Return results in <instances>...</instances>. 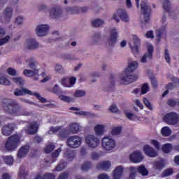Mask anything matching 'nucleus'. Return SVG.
<instances>
[{
    "label": "nucleus",
    "instance_id": "obj_1",
    "mask_svg": "<svg viewBox=\"0 0 179 179\" xmlns=\"http://www.w3.org/2000/svg\"><path fill=\"white\" fill-rule=\"evenodd\" d=\"M5 110L11 115H15L19 117L20 115L29 116L31 115V112L27 111V110L23 108L22 106L17 103H10L5 107Z\"/></svg>",
    "mask_w": 179,
    "mask_h": 179
},
{
    "label": "nucleus",
    "instance_id": "obj_2",
    "mask_svg": "<svg viewBox=\"0 0 179 179\" xmlns=\"http://www.w3.org/2000/svg\"><path fill=\"white\" fill-rule=\"evenodd\" d=\"M23 136L20 134H14L10 136L5 144L6 150H16Z\"/></svg>",
    "mask_w": 179,
    "mask_h": 179
},
{
    "label": "nucleus",
    "instance_id": "obj_3",
    "mask_svg": "<svg viewBox=\"0 0 179 179\" xmlns=\"http://www.w3.org/2000/svg\"><path fill=\"white\" fill-rule=\"evenodd\" d=\"M80 131H82V127L78 123L73 122L68 126V128L63 129L60 131L59 136L61 139H64L68 135H71V134H78L80 132Z\"/></svg>",
    "mask_w": 179,
    "mask_h": 179
},
{
    "label": "nucleus",
    "instance_id": "obj_4",
    "mask_svg": "<svg viewBox=\"0 0 179 179\" xmlns=\"http://www.w3.org/2000/svg\"><path fill=\"white\" fill-rule=\"evenodd\" d=\"M15 96H26V94H29V96H35L36 99H38L41 103H47V99H44L43 97H41L40 94L37 92H32L29 90H27L26 88H22V89H16L14 92Z\"/></svg>",
    "mask_w": 179,
    "mask_h": 179
},
{
    "label": "nucleus",
    "instance_id": "obj_5",
    "mask_svg": "<svg viewBox=\"0 0 179 179\" xmlns=\"http://www.w3.org/2000/svg\"><path fill=\"white\" fill-rule=\"evenodd\" d=\"M102 148L107 152L113 150L115 146H117V143L115 140L111 136H104L101 140Z\"/></svg>",
    "mask_w": 179,
    "mask_h": 179
},
{
    "label": "nucleus",
    "instance_id": "obj_6",
    "mask_svg": "<svg viewBox=\"0 0 179 179\" xmlns=\"http://www.w3.org/2000/svg\"><path fill=\"white\" fill-rule=\"evenodd\" d=\"M85 143L91 149H96L100 145V139L94 134H89L85 137Z\"/></svg>",
    "mask_w": 179,
    "mask_h": 179
},
{
    "label": "nucleus",
    "instance_id": "obj_7",
    "mask_svg": "<svg viewBox=\"0 0 179 179\" xmlns=\"http://www.w3.org/2000/svg\"><path fill=\"white\" fill-rule=\"evenodd\" d=\"M129 45L133 54L134 55H138L141 48V39H139L138 36L132 35V41L129 43Z\"/></svg>",
    "mask_w": 179,
    "mask_h": 179
},
{
    "label": "nucleus",
    "instance_id": "obj_8",
    "mask_svg": "<svg viewBox=\"0 0 179 179\" xmlns=\"http://www.w3.org/2000/svg\"><path fill=\"white\" fill-rule=\"evenodd\" d=\"M147 52H145L141 59V62L143 64H146L149 59H152L153 58V51L155 50L153 45L152 43H147Z\"/></svg>",
    "mask_w": 179,
    "mask_h": 179
},
{
    "label": "nucleus",
    "instance_id": "obj_9",
    "mask_svg": "<svg viewBox=\"0 0 179 179\" xmlns=\"http://www.w3.org/2000/svg\"><path fill=\"white\" fill-rule=\"evenodd\" d=\"M164 121L169 125H179L178 115L176 113H170L165 115Z\"/></svg>",
    "mask_w": 179,
    "mask_h": 179
},
{
    "label": "nucleus",
    "instance_id": "obj_10",
    "mask_svg": "<svg viewBox=\"0 0 179 179\" xmlns=\"http://www.w3.org/2000/svg\"><path fill=\"white\" fill-rule=\"evenodd\" d=\"M67 145L73 149H76L82 145V138L78 136H72L67 139Z\"/></svg>",
    "mask_w": 179,
    "mask_h": 179
},
{
    "label": "nucleus",
    "instance_id": "obj_11",
    "mask_svg": "<svg viewBox=\"0 0 179 179\" xmlns=\"http://www.w3.org/2000/svg\"><path fill=\"white\" fill-rule=\"evenodd\" d=\"M119 37L118 29L113 27L110 31V36L107 40L108 45L113 46L117 43V40Z\"/></svg>",
    "mask_w": 179,
    "mask_h": 179
},
{
    "label": "nucleus",
    "instance_id": "obj_12",
    "mask_svg": "<svg viewBox=\"0 0 179 179\" xmlns=\"http://www.w3.org/2000/svg\"><path fill=\"white\" fill-rule=\"evenodd\" d=\"M50 27L48 24H38L35 29V33L38 37H44L48 34Z\"/></svg>",
    "mask_w": 179,
    "mask_h": 179
},
{
    "label": "nucleus",
    "instance_id": "obj_13",
    "mask_svg": "<svg viewBox=\"0 0 179 179\" xmlns=\"http://www.w3.org/2000/svg\"><path fill=\"white\" fill-rule=\"evenodd\" d=\"M138 78H139L137 75H128V73H125L120 77V82L123 85H129V83H134Z\"/></svg>",
    "mask_w": 179,
    "mask_h": 179
},
{
    "label": "nucleus",
    "instance_id": "obj_14",
    "mask_svg": "<svg viewBox=\"0 0 179 179\" xmlns=\"http://www.w3.org/2000/svg\"><path fill=\"white\" fill-rule=\"evenodd\" d=\"M65 10H62L59 7H53L50 10V17L53 19H58V17H63L66 15V13H64Z\"/></svg>",
    "mask_w": 179,
    "mask_h": 179
},
{
    "label": "nucleus",
    "instance_id": "obj_15",
    "mask_svg": "<svg viewBox=\"0 0 179 179\" xmlns=\"http://www.w3.org/2000/svg\"><path fill=\"white\" fill-rule=\"evenodd\" d=\"M129 159L132 163H141L143 162V155L140 151H134L129 155Z\"/></svg>",
    "mask_w": 179,
    "mask_h": 179
},
{
    "label": "nucleus",
    "instance_id": "obj_16",
    "mask_svg": "<svg viewBox=\"0 0 179 179\" xmlns=\"http://www.w3.org/2000/svg\"><path fill=\"white\" fill-rule=\"evenodd\" d=\"M106 128L107 125L104 124H98L94 127V131L97 136H103L107 131L106 129Z\"/></svg>",
    "mask_w": 179,
    "mask_h": 179
},
{
    "label": "nucleus",
    "instance_id": "obj_17",
    "mask_svg": "<svg viewBox=\"0 0 179 179\" xmlns=\"http://www.w3.org/2000/svg\"><path fill=\"white\" fill-rule=\"evenodd\" d=\"M15 124L10 123L8 124H6L2 127L1 132L4 136H9V135H12V132L15 131Z\"/></svg>",
    "mask_w": 179,
    "mask_h": 179
},
{
    "label": "nucleus",
    "instance_id": "obj_18",
    "mask_svg": "<svg viewBox=\"0 0 179 179\" xmlns=\"http://www.w3.org/2000/svg\"><path fill=\"white\" fill-rule=\"evenodd\" d=\"M27 65L31 69L32 71H36L38 73L40 72V64L37 62V61L34 60V59H29L26 60Z\"/></svg>",
    "mask_w": 179,
    "mask_h": 179
},
{
    "label": "nucleus",
    "instance_id": "obj_19",
    "mask_svg": "<svg viewBox=\"0 0 179 179\" xmlns=\"http://www.w3.org/2000/svg\"><path fill=\"white\" fill-rule=\"evenodd\" d=\"M141 9L144 16L145 20L148 22V20H149V16H150V8L148 6L145 1H142L141 3Z\"/></svg>",
    "mask_w": 179,
    "mask_h": 179
},
{
    "label": "nucleus",
    "instance_id": "obj_20",
    "mask_svg": "<svg viewBox=\"0 0 179 179\" xmlns=\"http://www.w3.org/2000/svg\"><path fill=\"white\" fill-rule=\"evenodd\" d=\"M130 170L131 171V174H133L132 173H136V171L141 174V176H148V174H149V171L143 165H141L137 168L135 166H131Z\"/></svg>",
    "mask_w": 179,
    "mask_h": 179
},
{
    "label": "nucleus",
    "instance_id": "obj_21",
    "mask_svg": "<svg viewBox=\"0 0 179 179\" xmlns=\"http://www.w3.org/2000/svg\"><path fill=\"white\" fill-rule=\"evenodd\" d=\"M143 152L148 157H157V152L149 145H146L143 147Z\"/></svg>",
    "mask_w": 179,
    "mask_h": 179
},
{
    "label": "nucleus",
    "instance_id": "obj_22",
    "mask_svg": "<svg viewBox=\"0 0 179 179\" xmlns=\"http://www.w3.org/2000/svg\"><path fill=\"white\" fill-rule=\"evenodd\" d=\"M117 15L118 17H120V19L122 20V22H124V23H128V22H129V15H128V13L125 11V10H117Z\"/></svg>",
    "mask_w": 179,
    "mask_h": 179
},
{
    "label": "nucleus",
    "instance_id": "obj_23",
    "mask_svg": "<svg viewBox=\"0 0 179 179\" xmlns=\"http://www.w3.org/2000/svg\"><path fill=\"white\" fill-rule=\"evenodd\" d=\"M3 16L6 22L10 23L12 17H13V8L11 7L6 8L3 11Z\"/></svg>",
    "mask_w": 179,
    "mask_h": 179
},
{
    "label": "nucleus",
    "instance_id": "obj_24",
    "mask_svg": "<svg viewBox=\"0 0 179 179\" xmlns=\"http://www.w3.org/2000/svg\"><path fill=\"white\" fill-rule=\"evenodd\" d=\"M166 166V162L164 159H161L159 161H155L152 163V168L155 171H162Z\"/></svg>",
    "mask_w": 179,
    "mask_h": 179
},
{
    "label": "nucleus",
    "instance_id": "obj_25",
    "mask_svg": "<svg viewBox=\"0 0 179 179\" xmlns=\"http://www.w3.org/2000/svg\"><path fill=\"white\" fill-rule=\"evenodd\" d=\"M38 129V123L37 122H34L29 124V126L25 129L26 132L29 134V135H33L37 132V129Z\"/></svg>",
    "mask_w": 179,
    "mask_h": 179
},
{
    "label": "nucleus",
    "instance_id": "obj_26",
    "mask_svg": "<svg viewBox=\"0 0 179 179\" xmlns=\"http://www.w3.org/2000/svg\"><path fill=\"white\" fill-rule=\"evenodd\" d=\"M137 68H138V62H136V61L129 62L128 63L127 68H126L124 70V73H132V72H134Z\"/></svg>",
    "mask_w": 179,
    "mask_h": 179
},
{
    "label": "nucleus",
    "instance_id": "obj_27",
    "mask_svg": "<svg viewBox=\"0 0 179 179\" xmlns=\"http://www.w3.org/2000/svg\"><path fill=\"white\" fill-rule=\"evenodd\" d=\"M64 13L66 15H79L80 14V7L79 6H73L67 7L64 9Z\"/></svg>",
    "mask_w": 179,
    "mask_h": 179
},
{
    "label": "nucleus",
    "instance_id": "obj_28",
    "mask_svg": "<svg viewBox=\"0 0 179 179\" xmlns=\"http://www.w3.org/2000/svg\"><path fill=\"white\" fill-rule=\"evenodd\" d=\"M69 83H68V79L62 78V85L64 86V87H73V85L76 83V78H71L69 79Z\"/></svg>",
    "mask_w": 179,
    "mask_h": 179
},
{
    "label": "nucleus",
    "instance_id": "obj_29",
    "mask_svg": "<svg viewBox=\"0 0 179 179\" xmlns=\"http://www.w3.org/2000/svg\"><path fill=\"white\" fill-rule=\"evenodd\" d=\"M124 174V167L119 166L115 168L113 171V179H120Z\"/></svg>",
    "mask_w": 179,
    "mask_h": 179
},
{
    "label": "nucleus",
    "instance_id": "obj_30",
    "mask_svg": "<svg viewBox=\"0 0 179 179\" xmlns=\"http://www.w3.org/2000/svg\"><path fill=\"white\" fill-rule=\"evenodd\" d=\"M26 44L27 47L29 50H36V48H38V47H40V44H38L34 39H27Z\"/></svg>",
    "mask_w": 179,
    "mask_h": 179
},
{
    "label": "nucleus",
    "instance_id": "obj_31",
    "mask_svg": "<svg viewBox=\"0 0 179 179\" xmlns=\"http://www.w3.org/2000/svg\"><path fill=\"white\" fill-rule=\"evenodd\" d=\"M111 167V162L110 161H102L97 165L99 170H103L104 171L108 170Z\"/></svg>",
    "mask_w": 179,
    "mask_h": 179
},
{
    "label": "nucleus",
    "instance_id": "obj_32",
    "mask_svg": "<svg viewBox=\"0 0 179 179\" xmlns=\"http://www.w3.org/2000/svg\"><path fill=\"white\" fill-rule=\"evenodd\" d=\"M30 150V147L29 145L22 146L18 151L17 156L20 159L22 157H24L27 153H29V150Z\"/></svg>",
    "mask_w": 179,
    "mask_h": 179
},
{
    "label": "nucleus",
    "instance_id": "obj_33",
    "mask_svg": "<svg viewBox=\"0 0 179 179\" xmlns=\"http://www.w3.org/2000/svg\"><path fill=\"white\" fill-rule=\"evenodd\" d=\"M62 127L61 126H57V127H50V130L48 131V134L49 135H54V134H57L58 133V136L59 138H61V136H59V134H61V131H62Z\"/></svg>",
    "mask_w": 179,
    "mask_h": 179
},
{
    "label": "nucleus",
    "instance_id": "obj_34",
    "mask_svg": "<svg viewBox=\"0 0 179 179\" xmlns=\"http://www.w3.org/2000/svg\"><path fill=\"white\" fill-rule=\"evenodd\" d=\"M92 24L94 27H101V26L106 24V20L100 18H96L92 21Z\"/></svg>",
    "mask_w": 179,
    "mask_h": 179
},
{
    "label": "nucleus",
    "instance_id": "obj_35",
    "mask_svg": "<svg viewBox=\"0 0 179 179\" xmlns=\"http://www.w3.org/2000/svg\"><path fill=\"white\" fill-rule=\"evenodd\" d=\"M23 74L24 75V76H27V78H33V76L38 75V73L36 70L34 71L31 69H24L23 71Z\"/></svg>",
    "mask_w": 179,
    "mask_h": 179
},
{
    "label": "nucleus",
    "instance_id": "obj_36",
    "mask_svg": "<svg viewBox=\"0 0 179 179\" xmlns=\"http://www.w3.org/2000/svg\"><path fill=\"white\" fill-rule=\"evenodd\" d=\"M100 40H101V34L95 33L92 36V44L93 45H97L100 43Z\"/></svg>",
    "mask_w": 179,
    "mask_h": 179
},
{
    "label": "nucleus",
    "instance_id": "obj_37",
    "mask_svg": "<svg viewBox=\"0 0 179 179\" xmlns=\"http://www.w3.org/2000/svg\"><path fill=\"white\" fill-rule=\"evenodd\" d=\"M75 114H76L77 115L83 116V117H90L91 118H93V117H96V115L94 113H92L87 111H83V110L75 112Z\"/></svg>",
    "mask_w": 179,
    "mask_h": 179
},
{
    "label": "nucleus",
    "instance_id": "obj_38",
    "mask_svg": "<svg viewBox=\"0 0 179 179\" xmlns=\"http://www.w3.org/2000/svg\"><path fill=\"white\" fill-rule=\"evenodd\" d=\"M161 134L162 136H170L171 135V129L169 127H164L161 129Z\"/></svg>",
    "mask_w": 179,
    "mask_h": 179
},
{
    "label": "nucleus",
    "instance_id": "obj_39",
    "mask_svg": "<svg viewBox=\"0 0 179 179\" xmlns=\"http://www.w3.org/2000/svg\"><path fill=\"white\" fill-rule=\"evenodd\" d=\"M12 80L15 85H18V86H22V85H24V80L23 78L19 77H14L12 78Z\"/></svg>",
    "mask_w": 179,
    "mask_h": 179
},
{
    "label": "nucleus",
    "instance_id": "obj_40",
    "mask_svg": "<svg viewBox=\"0 0 179 179\" xmlns=\"http://www.w3.org/2000/svg\"><path fill=\"white\" fill-rule=\"evenodd\" d=\"M122 131V127H115L112 128L111 135L113 136H117V135H120Z\"/></svg>",
    "mask_w": 179,
    "mask_h": 179
},
{
    "label": "nucleus",
    "instance_id": "obj_41",
    "mask_svg": "<svg viewBox=\"0 0 179 179\" xmlns=\"http://www.w3.org/2000/svg\"><path fill=\"white\" fill-rule=\"evenodd\" d=\"M24 22V17L23 15H18L15 19V24L17 26H22Z\"/></svg>",
    "mask_w": 179,
    "mask_h": 179
},
{
    "label": "nucleus",
    "instance_id": "obj_42",
    "mask_svg": "<svg viewBox=\"0 0 179 179\" xmlns=\"http://www.w3.org/2000/svg\"><path fill=\"white\" fill-rule=\"evenodd\" d=\"M6 164L8 166H12L13 164V158L12 156H5L3 157Z\"/></svg>",
    "mask_w": 179,
    "mask_h": 179
},
{
    "label": "nucleus",
    "instance_id": "obj_43",
    "mask_svg": "<svg viewBox=\"0 0 179 179\" xmlns=\"http://www.w3.org/2000/svg\"><path fill=\"white\" fill-rule=\"evenodd\" d=\"M171 149H173L171 144H165L162 146V151L164 153H170Z\"/></svg>",
    "mask_w": 179,
    "mask_h": 179
},
{
    "label": "nucleus",
    "instance_id": "obj_44",
    "mask_svg": "<svg viewBox=\"0 0 179 179\" xmlns=\"http://www.w3.org/2000/svg\"><path fill=\"white\" fill-rule=\"evenodd\" d=\"M73 96L74 97H84V96H86V92L82 90H77Z\"/></svg>",
    "mask_w": 179,
    "mask_h": 179
},
{
    "label": "nucleus",
    "instance_id": "obj_45",
    "mask_svg": "<svg viewBox=\"0 0 179 179\" xmlns=\"http://www.w3.org/2000/svg\"><path fill=\"white\" fill-rule=\"evenodd\" d=\"M0 85H3L4 86H10L11 83L8 78L5 77L0 78Z\"/></svg>",
    "mask_w": 179,
    "mask_h": 179
},
{
    "label": "nucleus",
    "instance_id": "obj_46",
    "mask_svg": "<svg viewBox=\"0 0 179 179\" xmlns=\"http://www.w3.org/2000/svg\"><path fill=\"white\" fill-rule=\"evenodd\" d=\"M10 40V36L7 35L4 38L0 39V47L1 45H4V44H8Z\"/></svg>",
    "mask_w": 179,
    "mask_h": 179
},
{
    "label": "nucleus",
    "instance_id": "obj_47",
    "mask_svg": "<svg viewBox=\"0 0 179 179\" xmlns=\"http://www.w3.org/2000/svg\"><path fill=\"white\" fill-rule=\"evenodd\" d=\"M55 149V145L54 144L50 143L45 148V153H51L52 150Z\"/></svg>",
    "mask_w": 179,
    "mask_h": 179
},
{
    "label": "nucleus",
    "instance_id": "obj_48",
    "mask_svg": "<svg viewBox=\"0 0 179 179\" xmlns=\"http://www.w3.org/2000/svg\"><path fill=\"white\" fill-rule=\"evenodd\" d=\"M55 73H64V67L61 64H56L55 66Z\"/></svg>",
    "mask_w": 179,
    "mask_h": 179
},
{
    "label": "nucleus",
    "instance_id": "obj_49",
    "mask_svg": "<svg viewBox=\"0 0 179 179\" xmlns=\"http://www.w3.org/2000/svg\"><path fill=\"white\" fill-rule=\"evenodd\" d=\"M59 99L62 100V101H65L66 103H71L72 101V98L69 96H66L65 95H59Z\"/></svg>",
    "mask_w": 179,
    "mask_h": 179
},
{
    "label": "nucleus",
    "instance_id": "obj_50",
    "mask_svg": "<svg viewBox=\"0 0 179 179\" xmlns=\"http://www.w3.org/2000/svg\"><path fill=\"white\" fill-rule=\"evenodd\" d=\"M53 93H55V94H62V90H61V88H59V85H55L52 88Z\"/></svg>",
    "mask_w": 179,
    "mask_h": 179
},
{
    "label": "nucleus",
    "instance_id": "obj_51",
    "mask_svg": "<svg viewBox=\"0 0 179 179\" xmlns=\"http://www.w3.org/2000/svg\"><path fill=\"white\" fill-rule=\"evenodd\" d=\"M149 92V85L143 84L141 87V94H146Z\"/></svg>",
    "mask_w": 179,
    "mask_h": 179
},
{
    "label": "nucleus",
    "instance_id": "obj_52",
    "mask_svg": "<svg viewBox=\"0 0 179 179\" xmlns=\"http://www.w3.org/2000/svg\"><path fill=\"white\" fill-rule=\"evenodd\" d=\"M163 8L166 10V12H169L170 10V1L169 0H164Z\"/></svg>",
    "mask_w": 179,
    "mask_h": 179
},
{
    "label": "nucleus",
    "instance_id": "obj_53",
    "mask_svg": "<svg viewBox=\"0 0 179 179\" xmlns=\"http://www.w3.org/2000/svg\"><path fill=\"white\" fill-rule=\"evenodd\" d=\"M124 114L128 120H134L135 118V115L131 111L125 110Z\"/></svg>",
    "mask_w": 179,
    "mask_h": 179
},
{
    "label": "nucleus",
    "instance_id": "obj_54",
    "mask_svg": "<svg viewBox=\"0 0 179 179\" xmlns=\"http://www.w3.org/2000/svg\"><path fill=\"white\" fill-rule=\"evenodd\" d=\"M151 145H152L153 147L157 149V150H159L160 149V143L157 140H151L150 141Z\"/></svg>",
    "mask_w": 179,
    "mask_h": 179
},
{
    "label": "nucleus",
    "instance_id": "obj_55",
    "mask_svg": "<svg viewBox=\"0 0 179 179\" xmlns=\"http://www.w3.org/2000/svg\"><path fill=\"white\" fill-rule=\"evenodd\" d=\"M143 103L149 110H153V106H152V103H150V101L148 99L144 98Z\"/></svg>",
    "mask_w": 179,
    "mask_h": 179
},
{
    "label": "nucleus",
    "instance_id": "obj_56",
    "mask_svg": "<svg viewBox=\"0 0 179 179\" xmlns=\"http://www.w3.org/2000/svg\"><path fill=\"white\" fill-rule=\"evenodd\" d=\"M92 167V164L90 162H85L83 164L81 169L83 170V171H87Z\"/></svg>",
    "mask_w": 179,
    "mask_h": 179
},
{
    "label": "nucleus",
    "instance_id": "obj_57",
    "mask_svg": "<svg viewBox=\"0 0 179 179\" xmlns=\"http://www.w3.org/2000/svg\"><path fill=\"white\" fill-rule=\"evenodd\" d=\"M66 166V163L65 162H62L57 166L56 167V171H62L64 169Z\"/></svg>",
    "mask_w": 179,
    "mask_h": 179
},
{
    "label": "nucleus",
    "instance_id": "obj_58",
    "mask_svg": "<svg viewBox=\"0 0 179 179\" xmlns=\"http://www.w3.org/2000/svg\"><path fill=\"white\" fill-rule=\"evenodd\" d=\"M168 105L171 107H174L176 106H178V99L174 100V99H170L168 101Z\"/></svg>",
    "mask_w": 179,
    "mask_h": 179
},
{
    "label": "nucleus",
    "instance_id": "obj_59",
    "mask_svg": "<svg viewBox=\"0 0 179 179\" xmlns=\"http://www.w3.org/2000/svg\"><path fill=\"white\" fill-rule=\"evenodd\" d=\"M171 174H173V169H168L163 172L162 177H168V176H171Z\"/></svg>",
    "mask_w": 179,
    "mask_h": 179
},
{
    "label": "nucleus",
    "instance_id": "obj_60",
    "mask_svg": "<svg viewBox=\"0 0 179 179\" xmlns=\"http://www.w3.org/2000/svg\"><path fill=\"white\" fill-rule=\"evenodd\" d=\"M109 111L113 113H118V107H117V105L113 103L109 107Z\"/></svg>",
    "mask_w": 179,
    "mask_h": 179
},
{
    "label": "nucleus",
    "instance_id": "obj_61",
    "mask_svg": "<svg viewBox=\"0 0 179 179\" xmlns=\"http://www.w3.org/2000/svg\"><path fill=\"white\" fill-rule=\"evenodd\" d=\"M7 73H8V75H10L11 76H15V75H17V71H16V69L13 68H8L7 69Z\"/></svg>",
    "mask_w": 179,
    "mask_h": 179
},
{
    "label": "nucleus",
    "instance_id": "obj_62",
    "mask_svg": "<svg viewBox=\"0 0 179 179\" xmlns=\"http://www.w3.org/2000/svg\"><path fill=\"white\" fill-rule=\"evenodd\" d=\"M110 20H114L115 23H120V18H118V14H117V11L113 14L112 17H110Z\"/></svg>",
    "mask_w": 179,
    "mask_h": 179
},
{
    "label": "nucleus",
    "instance_id": "obj_63",
    "mask_svg": "<svg viewBox=\"0 0 179 179\" xmlns=\"http://www.w3.org/2000/svg\"><path fill=\"white\" fill-rule=\"evenodd\" d=\"M164 59L168 64H170V54L167 50H165Z\"/></svg>",
    "mask_w": 179,
    "mask_h": 179
},
{
    "label": "nucleus",
    "instance_id": "obj_64",
    "mask_svg": "<svg viewBox=\"0 0 179 179\" xmlns=\"http://www.w3.org/2000/svg\"><path fill=\"white\" fill-rule=\"evenodd\" d=\"M44 179H55V176L52 173H46L44 176Z\"/></svg>",
    "mask_w": 179,
    "mask_h": 179
}]
</instances>
